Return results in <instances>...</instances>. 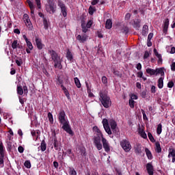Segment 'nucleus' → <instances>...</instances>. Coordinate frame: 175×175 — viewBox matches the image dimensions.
<instances>
[{"instance_id": "obj_8", "label": "nucleus", "mask_w": 175, "mask_h": 175, "mask_svg": "<svg viewBox=\"0 0 175 175\" xmlns=\"http://www.w3.org/2000/svg\"><path fill=\"white\" fill-rule=\"evenodd\" d=\"M52 143L54 146L55 150L56 151H58L59 150H61V148H59V143L58 142V139L57 138L55 131L53 133V137L52 138Z\"/></svg>"}, {"instance_id": "obj_43", "label": "nucleus", "mask_w": 175, "mask_h": 175, "mask_svg": "<svg viewBox=\"0 0 175 175\" xmlns=\"http://www.w3.org/2000/svg\"><path fill=\"white\" fill-rule=\"evenodd\" d=\"M48 118H49V122H51V124H53V122H54V118H53V114L51 113V112L48 113Z\"/></svg>"}, {"instance_id": "obj_42", "label": "nucleus", "mask_w": 175, "mask_h": 175, "mask_svg": "<svg viewBox=\"0 0 175 175\" xmlns=\"http://www.w3.org/2000/svg\"><path fill=\"white\" fill-rule=\"evenodd\" d=\"M113 73L117 77H122V74H121V72H120L118 70H113Z\"/></svg>"}, {"instance_id": "obj_33", "label": "nucleus", "mask_w": 175, "mask_h": 175, "mask_svg": "<svg viewBox=\"0 0 175 175\" xmlns=\"http://www.w3.org/2000/svg\"><path fill=\"white\" fill-rule=\"evenodd\" d=\"M41 151L44 152L46 148H47V144H46V141L42 140L40 144Z\"/></svg>"}, {"instance_id": "obj_57", "label": "nucleus", "mask_w": 175, "mask_h": 175, "mask_svg": "<svg viewBox=\"0 0 175 175\" xmlns=\"http://www.w3.org/2000/svg\"><path fill=\"white\" fill-rule=\"evenodd\" d=\"M57 83L60 85H62V84H64V80H62V79L59 78V77L57 76Z\"/></svg>"}, {"instance_id": "obj_64", "label": "nucleus", "mask_w": 175, "mask_h": 175, "mask_svg": "<svg viewBox=\"0 0 175 175\" xmlns=\"http://www.w3.org/2000/svg\"><path fill=\"white\" fill-rule=\"evenodd\" d=\"M137 77L142 79L143 77V72L142 71L137 72Z\"/></svg>"}, {"instance_id": "obj_12", "label": "nucleus", "mask_w": 175, "mask_h": 175, "mask_svg": "<svg viewBox=\"0 0 175 175\" xmlns=\"http://www.w3.org/2000/svg\"><path fill=\"white\" fill-rule=\"evenodd\" d=\"M27 3H28V5L30 8L31 17H34L35 5H33V3L31 1V0H27Z\"/></svg>"}, {"instance_id": "obj_5", "label": "nucleus", "mask_w": 175, "mask_h": 175, "mask_svg": "<svg viewBox=\"0 0 175 175\" xmlns=\"http://www.w3.org/2000/svg\"><path fill=\"white\" fill-rule=\"evenodd\" d=\"M120 146L125 152H129L130 150H132V146L131 142L126 139H123L120 142Z\"/></svg>"}, {"instance_id": "obj_48", "label": "nucleus", "mask_w": 175, "mask_h": 175, "mask_svg": "<svg viewBox=\"0 0 175 175\" xmlns=\"http://www.w3.org/2000/svg\"><path fill=\"white\" fill-rule=\"evenodd\" d=\"M92 24H94V22L92 20H90L85 25L87 29H88V28H91V27H92Z\"/></svg>"}, {"instance_id": "obj_9", "label": "nucleus", "mask_w": 175, "mask_h": 175, "mask_svg": "<svg viewBox=\"0 0 175 175\" xmlns=\"http://www.w3.org/2000/svg\"><path fill=\"white\" fill-rule=\"evenodd\" d=\"M48 53L50 54L52 61H57L58 59H61L58 53L55 52L54 50H49Z\"/></svg>"}, {"instance_id": "obj_25", "label": "nucleus", "mask_w": 175, "mask_h": 175, "mask_svg": "<svg viewBox=\"0 0 175 175\" xmlns=\"http://www.w3.org/2000/svg\"><path fill=\"white\" fill-rule=\"evenodd\" d=\"M145 152L146 154V157H147L148 159L151 161L153 158L152 153H151V150H149L148 148H145Z\"/></svg>"}, {"instance_id": "obj_36", "label": "nucleus", "mask_w": 175, "mask_h": 175, "mask_svg": "<svg viewBox=\"0 0 175 175\" xmlns=\"http://www.w3.org/2000/svg\"><path fill=\"white\" fill-rule=\"evenodd\" d=\"M159 88L162 89L163 88V78L160 77L158 80V84H157Z\"/></svg>"}, {"instance_id": "obj_28", "label": "nucleus", "mask_w": 175, "mask_h": 175, "mask_svg": "<svg viewBox=\"0 0 175 175\" xmlns=\"http://www.w3.org/2000/svg\"><path fill=\"white\" fill-rule=\"evenodd\" d=\"M147 33H148V25H144L142 28V34L143 36H146Z\"/></svg>"}, {"instance_id": "obj_3", "label": "nucleus", "mask_w": 175, "mask_h": 175, "mask_svg": "<svg viewBox=\"0 0 175 175\" xmlns=\"http://www.w3.org/2000/svg\"><path fill=\"white\" fill-rule=\"evenodd\" d=\"M103 139H105L103 137V134H96V135L93 137L94 144L98 151H100V150H102L103 148L102 144L100 143L101 140L102 143L103 142Z\"/></svg>"}, {"instance_id": "obj_19", "label": "nucleus", "mask_w": 175, "mask_h": 175, "mask_svg": "<svg viewBox=\"0 0 175 175\" xmlns=\"http://www.w3.org/2000/svg\"><path fill=\"white\" fill-rule=\"evenodd\" d=\"M153 53H154V55H156L159 59L158 64H162V62L163 61V59H162V55L159 54L158 53V51H157V49H155V48L153 49Z\"/></svg>"}, {"instance_id": "obj_11", "label": "nucleus", "mask_w": 175, "mask_h": 175, "mask_svg": "<svg viewBox=\"0 0 175 175\" xmlns=\"http://www.w3.org/2000/svg\"><path fill=\"white\" fill-rule=\"evenodd\" d=\"M77 40H79V42L80 43H84L85 42H87L88 39V36H87L86 34H83V35H78L76 38Z\"/></svg>"}, {"instance_id": "obj_37", "label": "nucleus", "mask_w": 175, "mask_h": 175, "mask_svg": "<svg viewBox=\"0 0 175 175\" xmlns=\"http://www.w3.org/2000/svg\"><path fill=\"white\" fill-rule=\"evenodd\" d=\"M75 85L77 88H81V83H80V80L77 77L74 78Z\"/></svg>"}, {"instance_id": "obj_38", "label": "nucleus", "mask_w": 175, "mask_h": 175, "mask_svg": "<svg viewBox=\"0 0 175 175\" xmlns=\"http://www.w3.org/2000/svg\"><path fill=\"white\" fill-rule=\"evenodd\" d=\"M43 25L45 29H49V21H47V18H44Z\"/></svg>"}, {"instance_id": "obj_15", "label": "nucleus", "mask_w": 175, "mask_h": 175, "mask_svg": "<svg viewBox=\"0 0 175 175\" xmlns=\"http://www.w3.org/2000/svg\"><path fill=\"white\" fill-rule=\"evenodd\" d=\"M146 170L148 172V174L154 175V166L151 163H148L146 164Z\"/></svg>"}, {"instance_id": "obj_51", "label": "nucleus", "mask_w": 175, "mask_h": 175, "mask_svg": "<svg viewBox=\"0 0 175 175\" xmlns=\"http://www.w3.org/2000/svg\"><path fill=\"white\" fill-rule=\"evenodd\" d=\"M26 43L28 49H29V50H33V46L32 45V42H31V41H27Z\"/></svg>"}, {"instance_id": "obj_35", "label": "nucleus", "mask_w": 175, "mask_h": 175, "mask_svg": "<svg viewBox=\"0 0 175 175\" xmlns=\"http://www.w3.org/2000/svg\"><path fill=\"white\" fill-rule=\"evenodd\" d=\"M0 157H5V149L2 142L0 144Z\"/></svg>"}, {"instance_id": "obj_49", "label": "nucleus", "mask_w": 175, "mask_h": 175, "mask_svg": "<svg viewBox=\"0 0 175 175\" xmlns=\"http://www.w3.org/2000/svg\"><path fill=\"white\" fill-rule=\"evenodd\" d=\"M129 105L131 109H133L135 107V100L130 99L129 100Z\"/></svg>"}, {"instance_id": "obj_61", "label": "nucleus", "mask_w": 175, "mask_h": 175, "mask_svg": "<svg viewBox=\"0 0 175 175\" xmlns=\"http://www.w3.org/2000/svg\"><path fill=\"white\" fill-rule=\"evenodd\" d=\"M70 154H72V149H68L67 151L65 152H63V155H70Z\"/></svg>"}, {"instance_id": "obj_24", "label": "nucleus", "mask_w": 175, "mask_h": 175, "mask_svg": "<svg viewBox=\"0 0 175 175\" xmlns=\"http://www.w3.org/2000/svg\"><path fill=\"white\" fill-rule=\"evenodd\" d=\"M54 68L57 69H62V64H61V59L58 60H55L54 62Z\"/></svg>"}, {"instance_id": "obj_41", "label": "nucleus", "mask_w": 175, "mask_h": 175, "mask_svg": "<svg viewBox=\"0 0 175 175\" xmlns=\"http://www.w3.org/2000/svg\"><path fill=\"white\" fill-rule=\"evenodd\" d=\"M135 151L136 154H142V146H140V145H137L135 148Z\"/></svg>"}, {"instance_id": "obj_7", "label": "nucleus", "mask_w": 175, "mask_h": 175, "mask_svg": "<svg viewBox=\"0 0 175 175\" xmlns=\"http://www.w3.org/2000/svg\"><path fill=\"white\" fill-rule=\"evenodd\" d=\"M103 128L106 132V133H107V135H109L110 136V135H113V131H111V129L110 128V126L109 125V120L106 118H104L103 120Z\"/></svg>"}, {"instance_id": "obj_17", "label": "nucleus", "mask_w": 175, "mask_h": 175, "mask_svg": "<svg viewBox=\"0 0 175 175\" xmlns=\"http://www.w3.org/2000/svg\"><path fill=\"white\" fill-rule=\"evenodd\" d=\"M86 25L85 18H82L81 21V26L82 28V32H83V33H87V32H88V29H87V27L85 26Z\"/></svg>"}, {"instance_id": "obj_23", "label": "nucleus", "mask_w": 175, "mask_h": 175, "mask_svg": "<svg viewBox=\"0 0 175 175\" xmlns=\"http://www.w3.org/2000/svg\"><path fill=\"white\" fill-rule=\"evenodd\" d=\"M7 150L8 151H12V150H16V146L13 145V143H12V142L10 141L7 142Z\"/></svg>"}, {"instance_id": "obj_2", "label": "nucleus", "mask_w": 175, "mask_h": 175, "mask_svg": "<svg viewBox=\"0 0 175 175\" xmlns=\"http://www.w3.org/2000/svg\"><path fill=\"white\" fill-rule=\"evenodd\" d=\"M100 98L99 100L101 102L103 106L105 109H109L111 105V100H110V97L107 96V94L100 92L99 93Z\"/></svg>"}, {"instance_id": "obj_44", "label": "nucleus", "mask_w": 175, "mask_h": 175, "mask_svg": "<svg viewBox=\"0 0 175 175\" xmlns=\"http://www.w3.org/2000/svg\"><path fill=\"white\" fill-rule=\"evenodd\" d=\"M148 137L152 143H154L155 142V139H154V137L152 136V134L151 133H148Z\"/></svg>"}, {"instance_id": "obj_55", "label": "nucleus", "mask_w": 175, "mask_h": 175, "mask_svg": "<svg viewBox=\"0 0 175 175\" xmlns=\"http://www.w3.org/2000/svg\"><path fill=\"white\" fill-rule=\"evenodd\" d=\"M15 62L18 65V66H21V64H23V59L20 58L19 60L16 59Z\"/></svg>"}, {"instance_id": "obj_58", "label": "nucleus", "mask_w": 175, "mask_h": 175, "mask_svg": "<svg viewBox=\"0 0 175 175\" xmlns=\"http://www.w3.org/2000/svg\"><path fill=\"white\" fill-rule=\"evenodd\" d=\"M167 87L168 88H173V87H174V82H173V81L168 82Z\"/></svg>"}, {"instance_id": "obj_13", "label": "nucleus", "mask_w": 175, "mask_h": 175, "mask_svg": "<svg viewBox=\"0 0 175 175\" xmlns=\"http://www.w3.org/2000/svg\"><path fill=\"white\" fill-rule=\"evenodd\" d=\"M168 29H169V18H167L163 21V33H167Z\"/></svg>"}, {"instance_id": "obj_53", "label": "nucleus", "mask_w": 175, "mask_h": 175, "mask_svg": "<svg viewBox=\"0 0 175 175\" xmlns=\"http://www.w3.org/2000/svg\"><path fill=\"white\" fill-rule=\"evenodd\" d=\"M25 167H27V169H31V161H26L25 162Z\"/></svg>"}, {"instance_id": "obj_29", "label": "nucleus", "mask_w": 175, "mask_h": 175, "mask_svg": "<svg viewBox=\"0 0 175 175\" xmlns=\"http://www.w3.org/2000/svg\"><path fill=\"white\" fill-rule=\"evenodd\" d=\"M138 133L140 135L141 137H142L143 139H147V134L146 133L144 129L139 128Z\"/></svg>"}, {"instance_id": "obj_32", "label": "nucleus", "mask_w": 175, "mask_h": 175, "mask_svg": "<svg viewBox=\"0 0 175 175\" xmlns=\"http://www.w3.org/2000/svg\"><path fill=\"white\" fill-rule=\"evenodd\" d=\"M120 32L122 33H124V35H126L129 33V27H128V26H124L123 27L121 30Z\"/></svg>"}, {"instance_id": "obj_18", "label": "nucleus", "mask_w": 175, "mask_h": 175, "mask_svg": "<svg viewBox=\"0 0 175 175\" xmlns=\"http://www.w3.org/2000/svg\"><path fill=\"white\" fill-rule=\"evenodd\" d=\"M170 157H172V163H174V162H175V150H174V148L169 149L168 158H170Z\"/></svg>"}, {"instance_id": "obj_56", "label": "nucleus", "mask_w": 175, "mask_h": 175, "mask_svg": "<svg viewBox=\"0 0 175 175\" xmlns=\"http://www.w3.org/2000/svg\"><path fill=\"white\" fill-rule=\"evenodd\" d=\"M23 94L25 95H28V88L27 87V85L23 86Z\"/></svg>"}, {"instance_id": "obj_22", "label": "nucleus", "mask_w": 175, "mask_h": 175, "mask_svg": "<svg viewBox=\"0 0 175 175\" xmlns=\"http://www.w3.org/2000/svg\"><path fill=\"white\" fill-rule=\"evenodd\" d=\"M112 27H113V21L110 18L107 19L105 22V28L107 29H111Z\"/></svg>"}, {"instance_id": "obj_10", "label": "nucleus", "mask_w": 175, "mask_h": 175, "mask_svg": "<svg viewBox=\"0 0 175 175\" xmlns=\"http://www.w3.org/2000/svg\"><path fill=\"white\" fill-rule=\"evenodd\" d=\"M103 147L105 152H110V144L106 138H103Z\"/></svg>"}, {"instance_id": "obj_16", "label": "nucleus", "mask_w": 175, "mask_h": 175, "mask_svg": "<svg viewBox=\"0 0 175 175\" xmlns=\"http://www.w3.org/2000/svg\"><path fill=\"white\" fill-rule=\"evenodd\" d=\"M36 44L38 50H42L44 46V44L42 43V39L39 38L38 37H36Z\"/></svg>"}, {"instance_id": "obj_30", "label": "nucleus", "mask_w": 175, "mask_h": 175, "mask_svg": "<svg viewBox=\"0 0 175 175\" xmlns=\"http://www.w3.org/2000/svg\"><path fill=\"white\" fill-rule=\"evenodd\" d=\"M155 146H156V148H155L156 152H157L158 154L162 152V148H161V144H159V142H157Z\"/></svg>"}, {"instance_id": "obj_60", "label": "nucleus", "mask_w": 175, "mask_h": 175, "mask_svg": "<svg viewBox=\"0 0 175 175\" xmlns=\"http://www.w3.org/2000/svg\"><path fill=\"white\" fill-rule=\"evenodd\" d=\"M150 57V53H148V51H145L144 55V59H147Z\"/></svg>"}, {"instance_id": "obj_26", "label": "nucleus", "mask_w": 175, "mask_h": 175, "mask_svg": "<svg viewBox=\"0 0 175 175\" xmlns=\"http://www.w3.org/2000/svg\"><path fill=\"white\" fill-rule=\"evenodd\" d=\"M66 57L68 61H72L73 59V54H72L70 50H67Z\"/></svg>"}, {"instance_id": "obj_63", "label": "nucleus", "mask_w": 175, "mask_h": 175, "mask_svg": "<svg viewBox=\"0 0 175 175\" xmlns=\"http://www.w3.org/2000/svg\"><path fill=\"white\" fill-rule=\"evenodd\" d=\"M171 70L172 72H175V62H172V64H171Z\"/></svg>"}, {"instance_id": "obj_45", "label": "nucleus", "mask_w": 175, "mask_h": 175, "mask_svg": "<svg viewBox=\"0 0 175 175\" xmlns=\"http://www.w3.org/2000/svg\"><path fill=\"white\" fill-rule=\"evenodd\" d=\"M69 170L70 175H77V172L74 168L70 167Z\"/></svg>"}, {"instance_id": "obj_21", "label": "nucleus", "mask_w": 175, "mask_h": 175, "mask_svg": "<svg viewBox=\"0 0 175 175\" xmlns=\"http://www.w3.org/2000/svg\"><path fill=\"white\" fill-rule=\"evenodd\" d=\"M158 75H161V77L165 76V68H156V76H158Z\"/></svg>"}, {"instance_id": "obj_4", "label": "nucleus", "mask_w": 175, "mask_h": 175, "mask_svg": "<svg viewBox=\"0 0 175 175\" xmlns=\"http://www.w3.org/2000/svg\"><path fill=\"white\" fill-rule=\"evenodd\" d=\"M57 6L61 9V13L63 17H66L68 16V7L65 5V3L62 0L57 1Z\"/></svg>"}, {"instance_id": "obj_62", "label": "nucleus", "mask_w": 175, "mask_h": 175, "mask_svg": "<svg viewBox=\"0 0 175 175\" xmlns=\"http://www.w3.org/2000/svg\"><path fill=\"white\" fill-rule=\"evenodd\" d=\"M18 151L20 154H23V152H24V148L21 146H18Z\"/></svg>"}, {"instance_id": "obj_1", "label": "nucleus", "mask_w": 175, "mask_h": 175, "mask_svg": "<svg viewBox=\"0 0 175 175\" xmlns=\"http://www.w3.org/2000/svg\"><path fill=\"white\" fill-rule=\"evenodd\" d=\"M57 117L59 124L63 125L62 127V129L68 133V135L73 136L75 133H73V131H72V127H70V124H69V120L66 118V113H65V111H64V109H61L59 111Z\"/></svg>"}, {"instance_id": "obj_50", "label": "nucleus", "mask_w": 175, "mask_h": 175, "mask_svg": "<svg viewBox=\"0 0 175 175\" xmlns=\"http://www.w3.org/2000/svg\"><path fill=\"white\" fill-rule=\"evenodd\" d=\"M141 111L142 113L144 121H148V118H147V115H146V111H144V109H142Z\"/></svg>"}, {"instance_id": "obj_46", "label": "nucleus", "mask_w": 175, "mask_h": 175, "mask_svg": "<svg viewBox=\"0 0 175 175\" xmlns=\"http://www.w3.org/2000/svg\"><path fill=\"white\" fill-rule=\"evenodd\" d=\"M140 23H142V21L140 19H137L135 21H134V25H135V28L140 27Z\"/></svg>"}, {"instance_id": "obj_14", "label": "nucleus", "mask_w": 175, "mask_h": 175, "mask_svg": "<svg viewBox=\"0 0 175 175\" xmlns=\"http://www.w3.org/2000/svg\"><path fill=\"white\" fill-rule=\"evenodd\" d=\"M47 2L51 12H52V13H55L56 5L55 3H54V0H48Z\"/></svg>"}, {"instance_id": "obj_31", "label": "nucleus", "mask_w": 175, "mask_h": 175, "mask_svg": "<svg viewBox=\"0 0 175 175\" xmlns=\"http://www.w3.org/2000/svg\"><path fill=\"white\" fill-rule=\"evenodd\" d=\"M16 92L18 95H23V94H24V90L23 89V86L17 85Z\"/></svg>"}, {"instance_id": "obj_34", "label": "nucleus", "mask_w": 175, "mask_h": 175, "mask_svg": "<svg viewBox=\"0 0 175 175\" xmlns=\"http://www.w3.org/2000/svg\"><path fill=\"white\" fill-rule=\"evenodd\" d=\"M94 12H96V8H95V7H92V5H90L88 9L89 14L90 16H93Z\"/></svg>"}, {"instance_id": "obj_40", "label": "nucleus", "mask_w": 175, "mask_h": 175, "mask_svg": "<svg viewBox=\"0 0 175 175\" xmlns=\"http://www.w3.org/2000/svg\"><path fill=\"white\" fill-rule=\"evenodd\" d=\"M18 46H19L18 41H17V40H14L12 44V49L15 50V49H17Z\"/></svg>"}, {"instance_id": "obj_54", "label": "nucleus", "mask_w": 175, "mask_h": 175, "mask_svg": "<svg viewBox=\"0 0 175 175\" xmlns=\"http://www.w3.org/2000/svg\"><path fill=\"white\" fill-rule=\"evenodd\" d=\"M142 98H147V90H144L140 94Z\"/></svg>"}, {"instance_id": "obj_59", "label": "nucleus", "mask_w": 175, "mask_h": 175, "mask_svg": "<svg viewBox=\"0 0 175 175\" xmlns=\"http://www.w3.org/2000/svg\"><path fill=\"white\" fill-rule=\"evenodd\" d=\"M85 85H86V88H87V91H90L91 90L92 86H91V83L85 81Z\"/></svg>"}, {"instance_id": "obj_20", "label": "nucleus", "mask_w": 175, "mask_h": 175, "mask_svg": "<svg viewBox=\"0 0 175 175\" xmlns=\"http://www.w3.org/2000/svg\"><path fill=\"white\" fill-rule=\"evenodd\" d=\"M24 23L26 27H27L29 31H32V29H33V25H32V23H31L30 19L24 20Z\"/></svg>"}, {"instance_id": "obj_6", "label": "nucleus", "mask_w": 175, "mask_h": 175, "mask_svg": "<svg viewBox=\"0 0 175 175\" xmlns=\"http://www.w3.org/2000/svg\"><path fill=\"white\" fill-rule=\"evenodd\" d=\"M109 125L113 135H118V133H120V130L118 127H117V122H116V120L111 119L109 120Z\"/></svg>"}, {"instance_id": "obj_47", "label": "nucleus", "mask_w": 175, "mask_h": 175, "mask_svg": "<svg viewBox=\"0 0 175 175\" xmlns=\"http://www.w3.org/2000/svg\"><path fill=\"white\" fill-rule=\"evenodd\" d=\"M93 131H94L95 132L97 133V135H100V134H103L102 133V131H100V129H99V128H98L97 126H94L93 127Z\"/></svg>"}, {"instance_id": "obj_39", "label": "nucleus", "mask_w": 175, "mask_h": 175, "mask_svg": "<svg viewBox=\"0 0 175 175\" xmlns=\"http://www.w3.org/2000/svg\"><path fill=\"white\" fill-rule=\"evenodd\" d=\"M157 135H161L162 133V124L161 123L157 125Z\"/></svg>"}, {"instance_id": "obj_27", "label": "nucleus", "mask_w": 175, "mask_h": 175, "mask_svg": "<svg viewBox=\"0 0 175 175\" xmlns=\"http://www.w3.org/2000/svg\"><path fill=\"white\" fill-rule=\"evenodd\" d=\"M146 73L148 75H150V76H154V75H157V71L156 70H154L152 68H148L146 70Z\"/></svg>"}, {"instance_id": "obj_52", "label": "nucleus", "mask_w": 175, "mask_h": 175, "mask_svg": "<svg viewBox=\"0 0 175 175\" xmlns=\"http://www.w3.org/2000/svg\"><path fill=\"white\" fill-rule=\"evenodd\" d=\"M103 84H105V85H107V77L106 76H103L101 78Z\"/></svg>"}]
</instances>
